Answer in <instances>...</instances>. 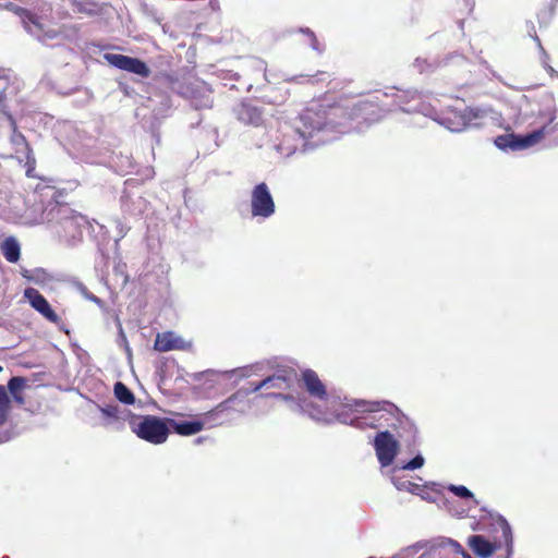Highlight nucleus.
Segmentation results:
<instances>
[{"instance_id":"1","label":"nucleus","mask_w":558,"mask_h":558,"mask_svg":"<svg viewBox=\"0 0 558 558\" xmlns=\"http://www.w3.org/2000/svg\"><path fill=\"white\" fill-rule=\"evenodd\" d=\"M62 193L51 185H37L26 199L23 223H45L50 238L58 244L72 248L83 242V232L89 226L86 216L61 201Z\"/></svg>"},{"instance_id":"2","label":"nucleus","mask_w":558,"mask_h":558,"mask_svg":"<svg viewBox=\"0 0 558 558\" xmlns=\"http://www.w3.org/2000/svg\"><path fill=\"white\" fill-rule=\"evenodd\" d=\"M420 113L437 120L436 110L426 102L424 96L416 89H399L390 87L386 92H377L367 99L356 102L351 109V118H362L367 123L379 121L389 112Z\"/></svg>"},{"instance_id":"3","label":"nucleus","mask_w":558,"mask_h":558,"mask_svg":"<svg viewBox=\"0 0 558 558\" xmlns=\"http://www.w3.org/2000/svg\"><path fill=\"white\" fill-rule=\"evenodd\" d=\"M333 128L326 109L312 106L299 116L293 126H286L281 131V137L277 138L274 147L281 156L290 157L299 146L305 150L329 141L325 134Z\"/></svg>"},{"instance_id":"4","label":"nucleus","mask_w":558,"mask_h":558,"mask_svg":"<svg viewBox=\"0 0 558 558\" xmlns=\"http://www.w3.org/2000/svg\"><path fill=\"white\" fill-rule=\"evenodd\" d=\"M301 380L304 389L307 391L310 397L324 403L322 405L315 404L308 401L306 398H295L292 395L281 392H268L260 395L266 398H277L286 402H291V409L293 411H300L307 414L311 418L322 422L325 424H333L337 422V412H341L342 403H347L348 398H341L339 396L329 393L326 386L318 377L317 373L313 369H305L302 372Z\"/></svg>"},{"instance_id":"5","label":"nucleus","mask_w":558,"mask_h":558,"mask_svg":"<svg viewBox=\"0 0 558 558\" xmlns=\"http://www.w3.org/2000/svg\"><path fill=\"white\" fill-rule=\"evenodd\" d=\"M341 412H337V422L357 428H379L393 426L399 421V409L388 402H367L364 400L348 399L342 403Z\"/></svg>"},{"instance_id":"6","label":"nucleus","mask_w":558,"mask_h":558,"mask_svg":"<svg viewBox=\"0 0 558 558\" xmlns=\"http://www.w3.org/2000/svg\"><path fill=\"white\" fill-rule=\"evenodd\" d=\"M535 102L538 105V109L537 111L532 109L531 116L546 119V124L526 134L509 133L497 136L495 138V145L499 149H510L515 151L530 148L539 143L544 138L545 134L551 131L548 126L556 119V109L553 104V99L548 95H544L537 101L535 100Z\"/></svg>"},{"instance_id":"7","label":"nucleus","mask_w":558,"mask_h":558,"mask_svg":"<svg viewBox=\"0 0 558 558\" xmlns=\"http://www.w3.org/2000/svg\"><path fill=\"white\" fill-rule=\"evenodd\" d=\"M493 526L496 533H500L495 542H489L483 535H471L468 544L480 558H489L497 549L506 547V558H511L513 553V534L509 522L500 514L493 518Z\"/></svg>"},{"instance_id":"8","label":"nucleus","mask_w":558,"mask_h":558,"mask_svg":"<svg viewBox=\"0 0 558 558\" xmlns=\"http://www.w3.org/2000/svg\"><path fill=\"white\" fill-rule=\"evenodd\" d=\"M130 427L138 438L154 445L163 444L169 436L166 421L154 415L132 416Z\"/></svg>"},{"instance_id":"9","label":"nucleus","mask_w":558,"mask_h":558,"mask_svg":"<svg viewBox=\"0 0 558 558\" xmlns=\"http://www.w3.org/2000/svg\"><path fill=\"white\" fill-rule=\"evenodd\" d=\"M170 88L178 95L190 100L195 109H209L213 106L214 98L210 87L203 81L189 80L179 81L172 80Z\"/></svg>"},{"instance_id":"10","label":"nucleus","mask_w":558,"mask_h":558,"mask_svg":"<svg viewBox=\"0 0 558 558\" xmlns=\"http://www.w3.org/2000/svg\"><path fill=\"white\" fill-rule=\"evenodd\" d=\"M4 8L19 16L24 25V28L38 40L46 43L59 36L57 29L46 27V25L37 15L17 5L16 3L8 2Z\"/></svg>"},{"instance_id":"11","label":"nucleus","mask_w":558,"mask_h":558,"mask_svg":"<svg viewBox=\"0 0 558 558\" xmlns=\"http://www.w3.org/2000/svg\"><path fill=\"white\" fill-rule=\"evenodd\" d=\"M485 112L478 108H466L463 111H450L439 120L451 132H462L468 128H480Z\"/></svg>"},{"instance_id":"12","label":"nucleus","mask_w":558,"mask_h":558,"mask_svg":"<svg viewBox=\"0 0 558 558\" xmlns=\"http://www.w3.org/2000/svg\"><path fill=\"white\" fill-rule=\"evenodd\" d=\"M250 203L253 218L266 220L276 213L274 197L265 182H260L253 187Z\"/></svg>"},{"instance_id":"13","label":"nucleus","mask_w":558,"mask_h":558,"mask_svg":"<svg viewBox=\"0 0 558 558\" xmlns=\"http://www.w3.org/2000/svg\"><path fill=\"white\" fill-rule=\"evenodd\" d=\"M7 94L8 88H3L0 92V111L7 117L10 126L12 129L11 134V143L14 146V150L16 154L23 155L27 161V163L35 162L34 157L32 156V149L25 138V136L17 131L16 121L13 116L9 111V107L7 105Z\"/></svg>"},{"instance_id":"14","label":"nucleus","mask_w":558,"mask_h":558,"mask_svg":"<svg viewBox=\"0 0 558 558\" xmlns=\"http://www.w3.org/2000/svg\"><path fill=\"white\" fill-rule=\"evenodd\" d=\"M374 448L383 468L389 466L399 449V441L388 430L378 432L374 438Z\"/></svg>"},{"instance_id":"15","label":"nucleus","mask_w":558,"mask_h":558,"mask_svg":"<svg viewBox=\"0 0 558 558\" xmlns=\"http://www.w3.org/2000/svg\"><path fill=\"white\" fill-rule=\"evenodd\" d=\"M243 392H234L226 400L221 401L213 410L203 414V421L205 425L217 426L222 425L233 420L231 413V407L234 402H241Z\"/></svg>"},{"instance_id":"16","label":"nucleus","mask_w":558,"mask_h":558,"mask_svg":"<svg viewBox=\"0 0 558 558\" xmlns=\"http://www.w3.org/2000/svg\"><path fill=\"white\" fill-rule=\"evenodd\" d=\"M469 64V60L460 52H450L446 54L441 59H436L434 61H428L427 59L416 58L413 62V68L418 73H430L436 71L439 68L450 66V65H466Z\"/></svg>"},{"instance_id":"17","label":"nucleus","mask_w":558,"mask_h":558,"mask_svg":"<svg viewBox=\"0 0 558 558\" xmlns=\"http://www.w3.org/2000/svg\"><path fill=\"white\" fill-rule=\"evenodd\" d=\"M105 59L110 65L140 75L141 77L146 78L150 75V70L147 64L137 58L120 53H106Z\"/></svg>"},{"instance_id":"18","label":"nucleus","mask_w":558,"mask_h":558,"mask_svg":"<svg viewBox=\"0 0 558 558\" xmlns=\"http://www.w3.org/2000/svg\"><path fill=\"white\" fill-rule=\"evenodd\" d=\"M232 113L243 125L258 128L264 123L263 109L248 100L236 104L232 109Z\"/></svg>"},{"instance_id":"19","label":"nucleus","mask_w":558,"mask_h":558,"mask_svg":"<svg viewBox=\"0 0 558 558\" xmlns=\"http://www.w3.org/2000/svg\"><path fill=\"white\" fill-rule=\"evenodd\" d=\"M99 410L104 416V425L116 430L122 429L124 427V422H130L131 417L135 416L129 410L121 408L118 404L99 407Z\"/></svg>"},{"instance_id":"20","label":"nucleus","mask_w":558,"mask_h":558,"mask_svg":"<svg viewBox=\"0 0 558 558\" xmlns=\"http://www.w3.org/2000/svg\"><path fill=\"white\" fill-rule=\"evenodd\" d=\"M24 296L27 299L33 308H35L38 313H40L50 323H58L59 316L51 308L49 302L45 299V296L34 288H26L24 291Z\"/></svg>"},{"instance_id":"21","label":"nucleus","mask_w":558,"mask_h":558,"mask_svg":"<svg viewBox=\"0 0 558 558\" xmlns=\"http://www.w3.org/2000/svg\"><path fill=\"white\" fill-rule=\"evenodd\" d=\"M432 546L447 558H472L459 542L449 537H439Z\"/></svg>"},{"instance_id":"22","label":"nucleus","mask_w":558,"mask_h":558,"mask_svg":"<svg viewBox=\"0 0 558 558\" xmlns=\"http://www.w3.org/2000/svg\"><path fill=\"white\" fill-rule=\"evenodd\" d=\"M121 207L124 214L138 216L146 210L147 202L142 195L130 193L126 187L121 196Z\"/></svg>"},{"instance_id":"23","label":"nucleus","mask_w":558,"mask_h":558,"mask_svg":"<svg viewBox=\"0 0 558 558\" xmlns=\"http://www.w3.org/2000/svg\"><path fill=\"white\" fill-rule=\"evenodd\" d=\"M183 339L172 331L158 333L154 343V349L159 352H168L171 350L182 349Z\"/></svg>"},{"instance_id":"24","label":"nucleus","mask_w":558,"mask_h":558,"mask_svg":"<svg viewBox=\"0 0 558 558\" xmlns=\"http://www.w3.org/2000/svg\"><path fill=\"white\" fill-rule=\"evenodd\" d=\"M295 376L292 369H280L266 377V380L270 381L266 389L286 390L291 387Z\"/></svg>"},{"instance_id":"25","label":"nucleus","mask_w":558,"mask_h":558,"mask_svg":"<svg viewBox=\"0 0 558 558\" xmlns=\"http://www.w3.org/2000/svg\"><path fill=\"white\" fill-rule=\"evenodd\" d=\"M170 424L173 428V430L182 436H191L198 432H201L205 424L203 418L202 420H195V421H181L177 422L174 420H170Z\"/></svg>"},{"instance_id":"26","label":"nucleus","mask_w":558,"mask_h":558,"mask_svg":"<svg viewBox=\"0 0 558 558\" xmlns=\"http://www.w3.org/2000/svg\"><path fill=\"white\" fill-rule=\"evenodd\" d=\"M1 251L4 256V258L9 263H16L20 259L21 256V247L17 240L13 236L7 238L2 245Z\"/></svg>"},{"instance_id":"27","label":"nucleus","mask_w":558,"mask_h":558,"mask_svg":"<svg viewBox=\"0 0 558 558\" xmlns=\"http://www.w3.org/2000/svg\"><path fill=\"white\" fill-rule=\"evenodd\" d=\"M448 490L454 494L457 497H460L461 499L465 500V506L469 507V509L475 507L478 501L475 499L473 493L463 485H449Z\"/></svg>"},{"instance_id":"28","label":"nucleus","mask_w":558,"mask_h":558,"mask_svg":"<svg viewBox=\"0 0 558 558\" xmlns=\"http://www.w3.org/2000/svg\"><path fill=\"white\" fill-rule=\"evenodd\" d=\"M235 392H243V398L241 402H234L231 407V413H236L239 415H246L252 409V400L248 399L250 391L241 388Z\"/></svg>"},{"instance_id":"29","label":"nucleus","mask_w":558,"mask_h":558,"mask_svg":"<svg viewBox=\"0 0 558 558\" xmlns=\"http://www.w3.org/2000/svg\"><path fill=\"white\" fill-rule=\"evenodd\" d=\"M113 392L116 398L124 404H133L135 402L134 393L121 381L114 384Z\"/></svg>"},{"instance_id":"30","label":"nucleus","mask_w":558,"mask_h":558,"mask_svg":"<svg viewBox=\"0 0 558 558\" xmlns=\"http://www.w3.org/2000/svg\"><path fill=\"white\" fill-rule=\"evenodd\" d=\"M398 473L399 472H395V468H393L392 469L391 482H392V484L395 485V487L398 490H405V492H410V493H415L420 488L418 484H415V483H412L409 480H404V478L399 477L397 475Z\"/></svg>"},{"instance_id":"31","label":"nucleus","mask_w":558,"mask_h":558,"mask_svg":"<svg viewBox=\"0 0 558 558\" xmlns=\"http://www.w3.org/2000/svg\"><path fill=\"white\" fill-rule=\"evenodd\" d=\"M10 409V399L7 390L0 385V426L3 425L8 418Z\"/></svg>"},{"instance_id":"32","label":"nucleus","mask_w":558,"mask_h":558,"mask_svg":"<svg viewBox=\"0 0 558 558\" xmlns=\"http://www.w3.org/2000/svg\"><path fill=\"white\" fill-rule=\"evenodd\" d=\"M425 463L424 457L418 452L415 454L413 459L402 464L401 466H395V472H400L403 470L414 471L421 469Z\"/></svg>"},{"instance_id":"33","label":"nucleus","mask_w":558,"mask_h":558,"mask_svg":"<svg viewBox=\"0 0 558 558\" xmlns=\"http://www.w3.org/2000/svg\"><path fill=\"white\" fill-rule=\"evenodd\" d=\"M117 326H118V339L117 342L120 347H122L128 355V357L132 356V350L130 348L128 338L125 336V332L123 330L122 324L119 318L116 319Z\"/></svg>"},{"instance_id":"34","label":"nucleus","mask_w":558,"mask_h":558,"mask_svg":"<svg viewBox=\"0 0 558 558\" xmlns=\"http://www.w3.org/2000/svg\"><path fill=\"white\" fill-rule=\"evenodd\" d=\"M318 75L325 76V75H327V73L318 72L315 75L300 74V75H295V76H291V77H284L283 81L291 82V83H298V84L314 83L315 77Z\"/></svg>"},{"instance_id":"35","label":"nucleus","mask_w":558,"mask_h":558,"mask_svg":"<svg viewBox=\"0 0 558 558\" xmlns=\"http://www.w3.org/2000/svg\"><path fill=\"white\" fill-rule=\"evenodd\" d=\"M25 386H26V379L21 376H14L8 383V388L12 396H15V393H17Z\"/></svg>"},{"instance_id":"36","label":"nucleus","mask_w":558,"mask_h":558,"mask_svg":"<svg viewBox=\"0 0 558 558\" xmlns=\"http://www.w3.org/2000/svg\"><path fill=\"white\" fill-rule=\"evenodd\" d=\"M300 32L308 37L310 45L313 50H315L318 53H322L324 51V47L319 44L315 34L310 28H301Z\"/></svg>"},{"instance_id":"37","label":"nucleus","mask_w":558,"mask_h":558,"mask_svg":"<svg viewBox=\"0 0 558 558\" xmlns=\"http://www.w3.org/2000/svg\"><path fill=\"white\" fill-rule=\"evenodd\" d=\"M404 424L409 426V436L404 440L408 441L410 446H415L417 440V429L408 420H405Z\"/></svg>"},{"instance_id":"38","label":"nucleus","mask_w":558,"mask_h":558,"mask_svg":"<svg viewBox=\"0 0 558 558\" xmlns=\"http://www.w3.org/2000/svg\"><path fill=\"white\" fill-rule=\"evenodd\" d=\"M448 504V511L452 514V515H457V517H465L468 515V512H469V507L468 508H464V507H454L453 506V502L451 501H447Z\"/></svg>"},{"instance_id":"39","label":"nucleus","mask_w":558,"mask_h":558,"mask_svg":"<svg viewBox=\"0 0 558 558\" xmlns=\"http://www.w3.org/2000/svg\"><path fill=\"white\" fill-rule=\"evenodd\" d=\"M80 291L87 300L96 303L100 307L104 306V301L100 300L98 296L89 293L88 290L83 284H80Z\"/></svg>"},{"instance_id":"40","label":"nucleus","mask_w":558,"mask_h":558,"mask_svg":"<svg viewBox=\"0 0 558 558\" xmlns=\"http://www.w3.org/2000/svg\"><path fill=\"white\" fill-rule=\"evenodd\" d=\"M269 383H270L269 380H266V378H264V379H263V380H260L259 383L252 385V387H251V388H244V389H245V390H248V391H250V395H251V393H254V392L259 391V390H260V389H263V388H264V389H266V386H268V385H269Z\"/></svg>"},{"instance_id":"41","label":"nucleus","mask_w":558,"mask_h":558,"mask_svg":"<svg viewBox=\"0 0 558 558\" xmlns=\"http://www.w3.org/2000/svg\"><path fill=\"white\" fill-rule=\"evenodd\" d=\"M257 369H259L258 364L240 368L239 372L241 377H248L252 373H256Z\"/></svg>"},{"instance_id":"42","label":"nucleus","mask_w":558,"mask_h":558,"mask_svg":"<svg viewBox=\"0 0 558 558\" xmlns=\"http://www.w3.org/2000/svg\"><path fill=\"white\" fill-rule=\"evenodd\" d=\"M417 558H442L440 553L437 551L433 546L423 554L418 555Z\"/></svg>"},{"instance_id":"43","label":"nucleus","mask_w":558,"mask_h":558,"mask_svg":"<svg viewBox=\"0 0 558 558\" xmlns=\"http://www.w3.org/2000/svg\"><path fill=\"white\" fill-rule=\"evenodd\" d=\"M255 68L259 71H263L264 72V77L266 80V82L268 83H271V80L269 78L268 74H267V70H266V64L264 61L262 60H256L255 61Z\"/></svg>"},{"instance_id":"44","label":"nucleus","mask_w":558,"mask_h":558,"mask_svg":"<svg viewBox=\"0 0 558 558\" xmlns=\"http://www.w3.org/2000/svg\"><path fill=\"white\" fill-rule=\"evenodd\" d=\"M85 0H73L74 5L77 8V11L80 12H92L93 9L87 8L85 5Z\"/></svg>"},{"instance_id":"45","label":"nucleus","mask_w":558,"mask_h":558,"mask_svg":"<svg viewBox=\"0 0 558 558\" xmlns=\"http://www.w3.org/2000/svg\"><path fill=\"white\" fill-rule=\"evenodd\" d=\"M223 80H234V81H239L240 78V75L238 73H234V72H231V71H228L226 73V76L222 77Z\"/></svg>"},{"instance_id":"46","label":"nucleus","mask_w":558,"mask_h":558,"mask_svg":"<svg viewBox=\"0 0 558 558\" xmlns=\"http://www.w3.org/2000/svg\"><path fill=\"white\" fill-rule=\"evenodd\" d=\"M117 227H118V229H119V235H120V239H121V238H123V236L126 234V232H128L129 228H125V227H124L122 223H120V222H118V226H117Z\"/></svg>"},{"instance_id":"47","label":"nucleus","mask_w":558,"mask_h":558,"mask_svg":"<svg viewBox=\"0 0 558 558\" xmlns=\"http://www.w3.org/2000/svg\"><path fill=\"white\" fill-rule=\"evenodd\" d=\"M14 400L17 401L19 403H23L24 399L23 397L17 392L15 393V396H13Z\"/></svg>"},{"instance_id":"48","label":"nucleus","mask_w":558,"mask_h":558,"mask_svg":"<svg viewBox=\"0 0 558 558\" xmlns=\"http://www.w3.org/2000/svg\"><path fill=\"white\" fill-rule=\"evenodd\" d=\"M7 77H8L7 70L0 69V78H7Z\"/></svg>"},{"instance_id":"49","label":"nucleus","mask_w":558,"mask_h":558,"mask_svg":"<svg viewBox=\"0 0 558 558\" xmlns=\"http://www.w3.org/2000/svg\"><path fill=\"white\" fill-rule=\"evenodd\" d=\"M521 101L525 102V104H530L531 100L527 96H523Z\"/></svg>"},{"instance_id":"50","label":"nucleus","mask_w":558,"mask_h":558,"mask_svg":"<svg viewBox=\"0 0 558 558\" xmlns=\"http://www.w3.org/2000/svg\"><path fill=\"white\" fill-rule=\"evenodd\" d=\"M217 2H218L217 0H210V1H209V3H210V5H211V8H213V9H215V8H216Z\"/></svg>"},{"instance_id":"51","label":"nucleus","mask_w":558,"mask_h":558,"mask_svg":"<svg viewBox=\"0 0 558 558\" xmlns=\"http://www.w3.org/2000/svg\"><path fill=\"white\" fill-rule=\"evenodd\" d=\"M480 62H481V64H483V65H485L487 68V61L486 60L481 59Z\"/></svg>"},{"instance_id":"52","label":"nucleus","mask_w":558,"mask_h":558,"mask_svg":"<svg viewBox=\"0 0 558 558\" xmlns=\"http://www.w3.org/2000/svg\"><path fill=\"white\" fill-rule=\"evenodd\" d=\"M535 41L537 43V45L541 47V40L537 36L534 37Z\"/></svg>"},{"instance_id":"53","label":"nucleus","mask_w":558,"mask_h":558,"mask_svg":"<svg viewBox=\"0 0 558 558\" xmlns=\"http://www.w3.org/2000/svg\"><path fill=\"white\" fill-rule=\"evenodd\" d=\"M202 440H203V438H202V437H199V438H197V439L195 440V442H196V444H201V442H202Z\"/></svg>"},{"instance_id":"54","label":"nucleus","mask_w":558,"mask_h":558,"mask_svg":"<svg viewBox=\"0 0 558 558\" xmlns=\"http://www.w3.org/2000/svg\"><path fill=\"white\" fill-rule=\"evenodd\" d=\"M459 24H460V28H463V22L461 21Z\"/></svg>"},{"instance_id":"55","label":"nucleus","mask_w":558,"mask_h":558,"mask_svg":"<svg viewBox=\"0 0 558 558\" xmlns=\"http://www.w3.org/2000/svg\"><path fill=\"white\" fill-rule=\"evenodd\" d=\"M126 186H130L132 184V182H125Z\"/></svg>"},{"instance_id":"56","label":"nucleus","mask_w":558,"mask_h":558,"mask_svg":"<svg viewBox=\"0 0 558 558\" xmlns=\"http://www.w3.org/2000/svg\"><path fill=\"white\" fill-rule=\"evenodd\" d=\"M2 325V317L0 316V326Z\"/></svg>"},{"instance_id":"57","label":"nucleus","mask_w":558,"mask_h":558,"mask_svg":"<svg viewBox=\"0 0 558 558\" xmlns=\"http://www.w3.org/2000/svg\"><path fill=\"white\" fill-rule=\"evenodd\" d=\"M2 371V366L0 365V372Z\"/></svg>"},{"instance_id":"58","label":"nucleus","mask_w":558,"mask_h":558,"mask_svg":"<svg viewBox=\"0 0 558 558\" xmlns=\"http://www.w3.org/2000/svg\"><path fill=\"white\" fill-rule=\"evenodd\" d=\"M3 558H9L8 556H4Z\"/></svg>"}]
</instances>
